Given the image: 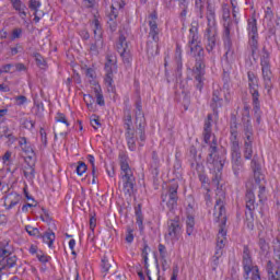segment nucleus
I'll return each instance as SVG.
<instances>
[{
	"label": "nucleus",
	"instance_id": "dca6fc26",
	"mask_svg": "<svg viewBox=\"0 0 280 280\" xmlns=\"http://www.w3.org/2000/svg\"><path fill=\"white\" fill-rule=\"evenodd\" d=\"M233 30V22H223L222 40L226 49L225 56H233V40L231 39V32Z\"/></svg>",
	"mask_w": 280,
	"mask_h": 280
},
{
	"label": "nucleus",
	"instance_id": "69168bd1",
	"mask_svg": "<svg viewBox=\"0 0 280 280\" xmlns=\"http://www.w3.org/2000/svg\"><path fill=\"white\" fill-rule=\"evenodd\" d=\"M83 100H84L88 108L92 109L93 108V96L88 94V95H84Z\"/></svg>",
	"mask_w": 280,
	"mask_h": 280
},
{
	"label": "nucleus",
	"instance_id": "de8ad7c7",
	"mask_svg": "<svg viewBox=\"0 0 280 280\" xmlns=\"http://www.w3.org/2000/svg\"><path fill=\"white\" fill-rule=\"evenodd\" d=\"M57 124H63L65 128H69V120H67V116L62 113H57L55 117Z\"/></svg>",
	"mask_w": 280,
	"mask_h": 280
},
{
	"label": "nucleus",
	"instance_id": "bf43d9fd",
	"mask_svg": "<svg viewBox=\"0 0 280 280\" xmlns=\"http://www.w3.org/2000/svg\"><path fill=\"white\" fill-rule=\"evenodd\" d=\"M39 135H40V141L44 145V148H47V132L45 131V128L39 129Z\"/></svg>",
	"mask_w": 280,
	"mask_h": 280
},
{
	"label": "nucleus",
	"instance_id": "f8f14e48",
	"mask_svg": "<svg viewBox=\"0 0 280 280\" xmlns=\"http://www.w3.org/2000/svg\"><path fill=\"white\" fill-rule=\"evenodd\" d=\"M135 119L136 128L138 130L139 139L143 143L145 141V115L143 114V106L141 98H138L135 103Z\"/></svg>",
	"mask_w": 280,
	"mask_h": 280
},
{
	"label": "nucleus",
	"instance_id": "412c9836",
	"mask_svg": "<svg viewBox=\"0 0 280 280\" xmlns=\"http://www.w3.org/2000/svg\"><path fill=\"white\" fill-rule=\"evenodd\" d=\"M200 45V36L198 35V22H192L189 28L188 47Z\"/></svg>",
	"mask_w": 280,
	"mask_h": 280
},
{
	"label": "nucleus",
	"instance_id": "7ed1b4c3",
	"mask_svg": "<svg viewBox=\"0 0 280 280\" xmlns=\"http://www.w3.org/2000/svg\"><path fill=\"white\" fill-rule=\"evenodd\" d=\"M207 27L203 33V43L208 54H213V49L220 45V37L218 36V22L215 21V7L208 3L207 5Z\"/></svg>",
	"mask_w": 280,
	"mask_h": 280
},
{
	"label": "nucleus",
	"instance_id": "4468645a",
	"mask_svg": "<svg viewBox=\"0 0 280 280\" xmlns=\"http://www.w3.org/2000/svg\"><path fill=\"white\" fill-rule=\"evenodd\" d=\"M162 202H166V207L170 209V211L176 209L178 206V184H171L165 190H163Z\"/></svg>",
	"mask_w": 280,
	"mask_h": 280
},
{
	"label": "nucleus",
	"instance_id": "774afa93",
	"mask_svg": "<svg viewBox=\"0 0 280 280\" xmlns=\"http://www.w3.org/2000/svg\"><path fill=\"white\" fill-rule=\"evenodd\" d=\"M35 60L38 67H45V58L40 54H35Z\"/></svg>",
	"mask_w": 280,
	"mask_h": 280
},
{
	"label": "nucleus",
	"instance_id": "f704fd0d",
	"mask_svg": "<svg viewBox=\"0 0 280 280\" xmlns=\"http://www.w3.org/2000/svg\"><path fill=\"white\" fill-rule=\"evenodd\" d=\"M11 3L13 5V9L16 12H19L22 19H25L27 16V12H25V10H27V7L21 0H15L14 2H11Z\"/></svg>",
	"mask_w": 280,
	"mask_h": 280
},
{
	"label": "nucleus",
	"instance_id": "f3484780",
	"mask_svg": "<svg viewBox=\"0 0 280 280\" xmlns=\"http://www.w3.org/2000/svg\"><path fill=\"white\" fill-rule=\"evenodd\" d=\"M231 159H232V168L237 176L240 172L244 168V162L242 161V152L240 151V144H231Z\"/></svg>",
	"mask_w": 280,
	"mask_h": 280
},
{
	"label": "nucleus",
	"instance_id": "e2e57ef3",
	"mask_svg": "<svg viewBox=\"0 0 280 280\" xmlns=\"http://www.w3.org/2000/svg\"><path fill=\"white\" fill-rule=\"evenodd\" d=\"M258 198L259 202H264V200H266V186H259Z\"/></svg>",
	"mask_w": 280,
	"mask_h": 280
},
{
	"label": "nucleus",
	"instance_id": "6e6d98bb",
	"mask_svg": "<svg viewBox=\"0 0 280 280\" xmlns=\"http://www.w3.org/2000/svg\"><path fill=\"white\" fill-rule=\"evenodd\" d=\"M222 19H223V23H233V21H231V9L230 8H226V7L223 8Z\"/></svg>",
	"mask_w": 280,
	"mask_h": 280
},
{
	"label": "nucleus",
	"instance_id": "b1692460",
	"mask_svg": "<svg viewBox=\"0 0 280 280\" xmlns=\"http://www.w3.org/2000/svg\"><path fill=\"white\" fill-rule=\"evenodd\" d=\"M248 47L252 52L253 60L257 61V51H259V35H248Z\"/></svg>",
	"mask_w": 280,
	"mask_h": 280
},
{
	"label": "nucleus",
	"instance_id": "4be33fe9",
	"mask_svg": "<svg viewBox=\"0 0 280 280\" xmlns=\"http://www.w3.org/2000/svg\"><path fill=\"white\" fill-rule=\"evenodd\" d=\"M16 261H19V258L16 257V255L12 254L0 259V273L3 272V270L14 268V266H16Z\"/></svg>",
	"mask_w": 280,
	"mask_h": 280
},
{
	"label": "nucleus",
	"instance_id": "9d476101",
	"mask_svg": "<svg viewBox=\"0 0 280 280\" xmlns=\"http://www.w3.org/2000/svg\"><path fill=\"white\" fill-rule=\"evenodd\" d=\"M166 226L167 229L164 235L165 240H168L170 242H178L183 235V223H180V217L168 219Z\"/></svg>",
	"mask_w": 280,
	"mask_h": 280
},
{
	"label": "nucleus",
	"instance_id": "58836bf2",
	"mask_svg": "<svg viewBox=\"0 0 280 280\" xmlns=\"http://www.w3.org/2000/svg\"><path fill=\"white\" fill-rule=\"evenodd\" d=\"M2 137H5L9 141H14L15 139L11 128L5 125L0 126V139H2Z\"/></svg>",
	"mask_w": 280,
	"mask_h": 280
},
{
	"label": "nucleus",
	"instance_id": "09e8293b",
	"mask_svg": "<svg viewBox=\"0 0 280 280\" xmlns=\"http://www.w3.org/2000/svg\"><path fill=\"white\" fill-rule=\"evenodd\" d=\"M100 43L102 44V39H95V42L90 45V54H93V56L100 54Z\"/></svg>",
	"mask_w": 280,
	"mask_h": 280
},
{
	"label": "nucleus",
	"instance_id": "c9c22d12",
	"mask_svg": "<svg viewBox=\"0 0 280 280\" xmlns=\"http://www.w3.org/2000/svg\"><path fill=\"white\" fill-rule=\"evenodd\" d=\"M117 8H119V10H122V8H126V2L124 0H119L118 2L112 4L109 21H115V19H117V14H118Z\"/></svg>",
	"mask_w": 280,
	"mask_h": 280
},
{
	"label": "nucleus",
	"instance_id": "aec40b11",
	"mask_svg": "<svg viewBox=\"0 0 280 280\" xmlns=\"http://www.w3.org/2000/svg\"><path fill=\"white\" fill-rule=\"evenodd\" d=\"M273 259L276 265L271 261L272 272L276 275H280V240H276L273 242Z\"/></svg>",
	"mask_w": 280,
	"mask_h": 280
},
{
	"label": "nucleus",
	"instance_id": "49530a36",
	"mask_svg": "<svg viewBox=\"0 0 280 280\" xmlns=\"http://www.w3.org/2000/svg\"><path fill=\"white\" fill-rule=\"evenodd\" d=\"M22 152H25V154H27L26 159H25V163H27V160L28 161H32L33 156H34V149H32L31 145H28L26 143V145L22 147Z\"/></svg>",
	"mask_w": 280,
	"mask_h": 280
},
{
	"label": "nucleus",
	"instance_id": "a211bd4d",
	"mask_svg": "<svg viewBox=\"0 0 280 280\" xmlns=\"http://www.w3.org/2000/svg\"><path fill=\"white\" fill-rule=\"evenodd\" d=\"M195 68H194V75H195V82L196 89L198 91H202L205 86V58L203 59H196L195 61Z\"/></svg>",
	"mask_w": 280,
	"mask_h": 280
},
{
	"label": "nucleus",
	"instance_id": "338daca9",
	"mask_svg": "<svg viewBox=\"0 0 280 280\" xmlns=\"http://www.w3.org/2000/svg\"><path fill=\"white\" fill-rule=\"evenodd\" d=\"M79 35L81 36V38L83 40H89V38H91V34L89 33V30L83 28L79 32Z\"/></svg>",
	"mask_w": 280,
	"mask_h": 280
},
{
	"label": "nucleus",
	"instance_id": "7c9ffc66",
	"mask_svg": "<svg viewBox=\"0 0 280 280\" xmlns=\"http://www.w3.org/2000/svg\"><path fill=\"white\" fill-rule=\"evenodd\" d=\"M190 49V56L195 57L196 60L205 59V48L200 46V44H196L192 46H188Z\"/></svg>",
	"mask_w": 280,
	"mask_h": 280
},
{
	"label": "nucleus",
	"instance_id": "cd10ccee",
	"mask_svg": "<svg viewBox=\"0 0 280 280\" xmlns=\"http://www.w3.org/2000/svg\"><path fill=\"white\" fill-rule=\"evenodd\" d=\"M175 62L177 65V75L180 78L183 73V48L176 44V49H175Z\"/></svg>",
	"mask_w": 280,
	"mask_h": 280
},
{
	"label": "nucleus",
	"instance_id": "a18cd8bd",
	"mask_svg": "<svg viewBox=\"0 0 280 280\" xmlns=\"http://www.w3.org/2000/svg\"><path fill=\"white\" fill-rule=\"evenodd\" d=\"M258 246L262 254H266L270 250V245L268 244V242H266V238L264 237H260L258 240Z\"/></svg>",
	"mask_w": 280,
	"mask_h": 280
},
{
	"label": "nucleus",
	"instance_id": "bb28decb",
	"mask_svg": "<svg viewBox=\"0 0 280 280\" xmlns=\"http://www.w3.org/2000/svg\"><path fill=\"white\" fill-rule=\"evenodd\" d=\"M105 69H107V73L105 74V84L107 86V91L110 93L115 92V81L113 80V69L108 66V63L105 65Z\"/></svg>",
	"mask_w": 280,
	"mask_h": 280
},
{
	"label": "nucleus",
	"instance_id": "0eeeda50",
	"mask_svg": "<svg viewBox=\"0 0 280 280\" xmlns=\"http://www.w3.org/2000/svg\"><path fill=\"white\" fill-rule=\"evenodd\" d=\"M260 67H261L264 86L268 95H270V91H272V86H273L272 78H275V75L272 74V65H270V52L268 51V48H266V46H264L261 49Z\"/></svg>",
	"mask_w": 280,
	"mask_h": 280
},
{
	"label": "nucleus",
	"instance_id": "5fc2aeb1",
	"mask_svg": "<svg viewBox=\"0 0 280 280\" xmlns=\"http://www.w3.org/2000/svg\"><path fill=\"white\" fill-rule=\"evenodd\" d=\"M86 170H88L86 163H84L82 161L78 162V165H77L78 176H82L83 174H85Z\"/></svg>",
	"mask_w": 280,
	"mask_h": 280
},
{
	"label": "nucleus",
	"instance_id": "a19ab883",
	"mask_svg": "<svg viewBox=\"0 0 280 280\" xmlns=\"http://www.w3.org/2000/svg\"><path fill=\"white\" fill-rule=\"evenodd\" d=\"M26 163H27V166H25L24 176L25 178H30V180H32L34 179V176L36 174V170L34 168V162L33 163L26 162Z\"/></svg>",
	"mask_w": 280,
	"mask_h": 280
},
{
	"label": "nucleus",
	"instance_id": "39448f33",
	"mask_svg": "<svg viewBox=\"0 0 280 280\" xmlns=\"http://www.w3.org/2000/svg\"><path fill=\"white\" fill-rule=\"evenodd\" d=\"M118 159L124 194L132 196V194H135V185L137 184V178L135 177V173L132 172L130 164H128V155H126V153H120Z\"/></svg>",
	"mask_w": 280,
	"mask_h": 280
},
{
	"label": "nucleus",
	"instance_id": "9b49d317",
	"mask_svg": "<svg viewBox=\"0 0 280 280\" xmlns=\"http://www.w3.org/2000/svg\"><path fill=\"white\" fill-rule=\"evenodd\" d=\"M116 51L119 54L124 65H130L132 62L130 42H128L124 32H120L118 40L116 42Z\"/></svg>",
	"mask_w": 280,
	"mask_h": 280
},
{
	"label": "nucleus",
	"instance_id": "393cba45",
	"mask_svg": "<svg viewBox=\"0 0 280 280\" xmlns=\"http://www.w3.org/2000/svg\"><path fill=\"white\" fill-rule=\"evenodd\" d=\"M21 199L22 197L19 192H11L5 197L4 207L10 211V209H14V207L21 202Z\"/></svg>",
	"mask_w": 280,
	"mask_h": 280
},
{
	"label": "nucleus",
	"instance_id": "20e7f679",
	"mask_svg": "<svg viewBox=\"0 0 280 280\" xmlns=\"http://www.w3.org/2000/svg\"><path fill=\"white\" fill-rule=\"evenodd\" d=\"M244 132V147H243V156L245 161H252L250 167L254 172V175L257 176L261 172V165L257 161V154L253 156V141H255V136L253 131V125L250 120H247L243 125Z\"/></svg>",
	"mask_w": 280,
	"mask_h": 280
},
{
	"label": "nucleus",
	"instance_id": "f03ea898",
	"mask_svg": "<svg viewBox=\"0 0 280 280\" xmlns=\"http://www.w3.org/2000/svg\"><path fill=\"white\" fill-rule=\"evenodd\" d=\"M217 187L215 190V205H214V220L219 224V233L217 235L215 250H223L226 246V192L224 191L223 184L212 185Z\"/></svg>",
	"mask_w": 280,
	"mask_h": 280
},
{
	"label": "nucleus",
	"instance_id": "c85d7f7f",
	"mask_svg": "<svg viewBox=\"0 0 280 280\" xmlns=\"http://www.w3.org/2000/svg\"><path fill=\"white\" fill-rule=\"evenodd\" d=\"M101 268H102V272L104 275L103 278H105L106 275H108V272H110V270H113V268H115V260L108 259V257L104 256L102 258Z\"/></svg>",
	"mask_w": 280,
	"mask_h": 280
},
{
	"label": "nucleus",
	"instance_id": "2eb2a0df",
	"mask_svg": "<svg viewBox=\"0 0 280 280\" xmlns=\"http://www.w3.org/2000/svg\"><path fill=\"white\" fill-rule=\"evenodd\" d=\"M245 202H246V212L245 218L247 220V226L249 229H253L255 224L253 223L255 221V209H257L258 205L255 202V192L250 189H247L245 195Z\"/></svg>",
	"mask_w": 280,
	"mask_h": 280
},
{
	"label": "nucleus",
	"instance_id": "8fccbe9b",
	"mask_svg": "<svg viewBox=\"0 0 280 280\" xmlns=\"http://www.w3.org/2000/svg\"><path fill=\"white\" fill-rule=\"evenodd\" d=\"M68 129L69 128H65V125L62 126V124H56L54 127V130L57 131L61 137H67V135H69L67 131Z\"/></svg>",
	"mask_w": 280,
	"mask_h": 280
},
{
	"label": "nucleus",
	"instance_id": "2f4dec72",
	"mask_svg": "<svg viewBox=\"0 0 280 280\" xmlns=\"http://www.w3.org/2000/svg\"><path fill=\"white\" fill-rule=\"evenodd\" d=\"M124 128L125 130H135L132 128V113L130 110V107H126L124 109Z\"/></svg>",
	"mask_w": 280,
	"mask_h": 280
},
{
	"label": "nucleus",
	"instance_id": "ea45409f",
	"mask_svg": "<svg viewBox=\"0 0 280 280\" xmlns=\"http://www.w3.org/2000/svg\"><path fill=\"white\" fill-rule=\"evenodd\" d=\"M195 12L199 19H205V0H195Z\"/></svg>",
	"mask_w": 280,
	"mask_h": 280
},
{
	"label": "nucleus",
	"instance_id": "6e6552de",
	"mask_svg": "<svg viewBox=\"0 0 280 280\" xmlns=\"http://www.w3.org/2000/svg\"><path fill=\"white\" fill-rule=\"evenodd\" d=\"M243 270H244V279H250L252 272V280H261V276L259 275V267L253 265V256L250 255V248L248 245L243 247Z\"/></svg>",
	"mask_w": 280,
	"mask_h": 280
},
{
	"label": "nucleus",
	"instance_id": "37998d69",
	"mask_svg": "<svg viewBox=\"0 0 280 280\" xmlns=\"http://www.w3.org/2000/svg\"><path fill=\"white\" fill-rule=\"evenodd\" d=\"M266 270L269 280H280V273L272 272V260L267 261Z\"/></svg>",
	"mask_w": 280,
	"mask_h": 280
},
{
	"label": "nucleus",
	"instance_id": "0e129e2a",
	"mask_svg": "<svg viewBox=\"0 0 280 280\" xmlns=\"http://www.w3.org/2000/svg\"><path fill=\"white\" fill-rule=\"evenodd\" d=\"M23 126L27 130H33V128L36 126V121L30 120V119H25L24 122H23Z\"/></svg>",
	"mask_w": 280,
	"mask_h": 280
},
{
	"label": "nucleus",
	"instance_id": "c756f323",
	"mask_svg": "<svg viewBox=\"0 0 280 280\" xmlns=\"http://www.w3.org/2000/svg\"><path fill=\"white\" fill-rule=\"evenodd\" d=\"M190 49V56L195 57L196 60L205 59V48L200 46V44H196L192 46H188Z\"/></svg>",
	"mask_w": 280,
	"mask_h": 280
},
{
	"label": "nucleus",
	"instance_id": "4d7b16f0",
	"mask_svg": "<svg viewBox=\"0 0 280 280\" xmlns=\"http://www.w3.org/2000/svg\"><path fill=\"white\" fill-rule=\"evenodd\" d=\"M158 250L161 259H167L168 254H167V247H165V245L159 244Z\"/></svg>",
	"mask_w": 280,
	"mask_h": 280
},
{
	"label": "nucleus",
	"instance_id": "4c0bfd02",
	"mask_svg": "<svg viewBox=\"0 0 280 280\" xmlns=\"http://www.w3.org/2000/svg\"><path fill=\"white\" fill-rule=\"evenodd\" d=\"M222 255H224L223 250L215 249V253L211 259V268H212L213 272H215L218 270V266H220V257H222Z\"/></svg>",
	"mask_w": 280,
	"mask_h": 280
},
{
	"label": "nucleus",
	"instance_id": "3c124183",
	"mask_svg": "<svg viewBox=\"0 0 280 280\" xmlns=\"http://www.w3.org/2000/svg\"><path fill=\"white\" fill-rule=\"evenodd\" d=\"M85 75H86L90 84H94L95 85V70L93 68H88L85 70Z\"/></svg>",
	"mask_w": 280,
	"mask_h": 280
},
{
	"label": "nucleus",
	"instance_id": "6ab92c4d",
	"mask_svg": "<svg viewBox=\"0 0 280 280\" xmlns=\"http://www.w3.org/2000/svg\"><path fill=\"white\" fill-rule=\"evenodd\" d=\"M230 143L231 145H240L237 132V117L232 116L230 120Z\"/></svg>",
	"mask_w": 280,
	"mask_h": 280
},
{
	"label": "nucleus",
	"instance_id": "423d86ee",
	"mask_svg": "<svg viewBox=\"0 0 280 280\" xmlns=\"http://www.w3.org/2000/svg\"><path fill=\"white\" fill-rule=\"evenodd\" d=\"M159 15H156V11H153L149 15V38L152 40L147 42V54L149 58H154V56H159V34H161V30L159 28V24H156V20Z\"/></svg>",
	"mask_w": 280,
	"mask_h": 280
},
{
	"label": "nucleus",
	"instance_id": "f257e3e1",
	"mask_svg": "<svg viewBox=\"0 0 280 280\" xmlns=\"http://www.w3.org/2000/svg\"><path fill=\"white\" fill-rule=\"evenodd\" d=\"M211 121H213V115L208 114L203 125V142L209 145L207 163L212 172L211 185H221L222 183V170H224V163H226V153L220 151L218 148V139L213 136L211 141V135L213 132L211 128Z\"/></svg>",
	"mask_w": 280,
	"mask_h": 280
},
{
	"label": "nucleus",
	"instance_id": "c03bdc74",
	"mask_svg": "<svg viewBox=\"0 0 280 280\" xmlns=\"http://www.w3.org/2000/svg\"><path fill=\"white\" fill-rule=\"evenodd\" d=\"M94 93L96 97V103L98 106H104L106 103L104 102V94H102V88L100 85H96L94 88Z\"/></svg>",
	"mask_w": 280,
	"mask_h": 280
},
{
	"label": "nucleus",
	"instance_id": "ddd939ff",
	"mask_svg": "<svg viewBox=\"0 0 280 280\" xmlns=\"http://www.w3.org/2000/svg\"><path fill=\"white\" fill-rule=\"evenodd\" d=\"M224 100H225V103L229 104V102H231V94L230 93L224 94V92L222 91V88L218 85L213 86L210 108H212L213 115H215L217 117H218V109L222 108V106L224 105Z\"/></svg>",
	"mask_w": 280,
	"mask_h": 280
},
{
	"label": "nucleus",
	"instance_id": "a878e982",
	"mask_svg": "<svg viewBox=\"0 0 280 280\" xmlns=\"http://www.w3.org/2000/svg\"><path fill=\"white\" fill-rule=\"evenodd\" d=\"M93 34L95 40H102V34H104V30L102 28V23H100V20L97 16L94 15V19L91 22Z\"/></svg>",
	"mask_w": 280,
	"mask_h": 280
},
{
	"label": "nucleus",
	"instance_id": "864d4df0",
	"mask_svg": "<svg viewBox=\"0 0 280 280\" xmlns=\"http://www.w3.org/2000/svg\"><path fill=\"white\" fill-rule=\"evenodd\" d=\"M25 231H26V233H28V235H31L33 237L40 235V231L38 230V228H34L32 225H26Z\"/></svg>",
	"mask_w": 280,
	"mask_h": 280
},
{
	"label": "nucleus",
	"instance_id": "e433bc0d",
	"mask_svg": "<svg viewBox=\"0 0 280 280\" xmlns=\"http://www.w3.org/2000/svg\"><path fill=\"white\" fill-rule=\"evenodd\" d=\"M159 167H161V161L159 160V154H156V151H153L151 168H152V174H154L155 176H159Z\"/></svg>",
	"mask_w": 280,
	"mask_h": 280
},
{
	"label": "nucleus",
	"instance_id": "79ce46f5",
	"mask_svg": "<svg viewBox=\"0 0 280 280\" xmlns=\"http://www.w3.org/2000/svg\"><path fill=\"white\" fill-rule=\"evenodd\" d=\"M198 178L201 183L202 189H205V191H211V188H209L211 186V184L209 183V177H207V174L199 173Z\"/></svg>",
	"mask_w": 280,
	"mask_h": 280
},
{
	"label": "nucleus",
	"instance_id": "1a4fd4ad",
	"mask_svg": "<svg viewBox=\"0 0 280 280\" xmlns=\"http://www.w3.org/2000/svg\"><path fill=\"white\" fill-rule=\"evenodd\" d=\"M247 79L254 110L255 113H259V110H261V103L259 102V78H257V74H255V72L248 71Z\"/></svg>",
	"mask_w": 280,
	"mask_h": 280
},
{
	"label": "nucleus",
	"instance_id": "603ef678",
	"mask_svg": "<svg viewBox=\"0 0 280 280\" xmlns=\"http://www.w3.org/2000/svg\"><path fill=\"white\" fill-rule=\"evenodd\" d=\"M148 250H150V246H148V243L143 244V248H142V259L144 261V268L145 270H148Z\"/></svg>",
	"mask_w": 280,
	"mask_h": 280
},
{
	"label": "nucleus",
	"instance_id": "13d9d810",
	"mask_svg": "<svg viewBox=\"0 0 280 280\" xmlns=\"http://www.w3.org/2000/svg\"><path fill=\"white\" fill-rule=\"evenodd\" d=\"M28 8L33 12H38V8H40V0H30Z\"/></svg>",
	"mask_w": 280,
	"mask_h": 280
},
{
	"label": "nucleus",
	"instance_id": "5701e85b",
	"mask_svg": "<svg viewBox=\"0 0 280 280\" xmlns=\"http://www.w3.org/2000/svg\"><path fill=\"white\" fill-rule=\"evenodd\" d=\"M125 138L129 150L135 152L137 150V131L135 129L125 130Z\"/></svg>",
	"mask_w": 280,
	"mask_h": 280
},
{
	"label": "nucleus",
	"instance_id": "680f3d73",
	"mask_svg": "<svg viewBox=\"0 0 280 280\" xmlns=\"http://www.w3.org/2000/svg\"><path fill=\"white\" fill-rule=\"evenodd\" d=\"M279 36V39L276 37V43H279L280 42V28H276V27H271L269 28V38L272 37V36Z\"/></svg>",
	"mask_w": 280,
	"mask_h": 280
},
{
	"label": "nucleus",
	"instance_id": "052dcab7",
	"mask_svg": "<svg viewBox=\"0 0 280 280\" xmlns=\"http://www.w3.org/2000/svg\"><path fill=\"white\" fill-rule=\"evenodd\" d=\"M22 34H23L22 28H14L11 34V40H16V38H21Z\"/></svg>",
	"mask_w": 280,
	"mask_h": 280
},
{
	"label": "nucleus",
	"instance_id": "473e14b6",
	"mask_svg": "<svg viewBox=\"0 0 280 280\" xmlns=\"http://www.w3.org/2000/svg\"><path fill=\"white\" fill-rule=\"evenodd\" d=\"M247 32L248 36H259L257 19L255 16H252L247 20Z\"/></svg>",
	"mask_w": 280,
	"mask_h": 280
},
{
	"label": "nucleus",
	"instance_id": "72a5a7b5",
	"mask_svg": "<svg viewBox=\"0 0 280 280\" xmlns=\"http://www.w3.org/2000/svg\"><path fill=\"white\" fill-rule=\"evenodd\" d=\"M43 242L47 244L50 248H54V242H56V234L54 231L48 230L42 235Z\"/></svg>",
	"mask_w": 280,
	"mask_h": 280
}]
</instances>
